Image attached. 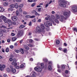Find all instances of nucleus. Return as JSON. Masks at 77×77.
<instances>
[{"instance_id":"1","label":"nucleus","mask_w":77,"mask_h":77,"mask_svg":"<svg viewBox=\"0 0 77 77\" xmlns=\"http://www.w3.org/2000/svg\"><path fill=\"white\" fill-rule=\"evenodd\" d=\"M41 66L42 69L44 68V64L43 63H41V64L39 63L37 64V66H38L35 67L34 68V69L35 71H36L37 72H41L42 71V69L39 66Z\"/></svg>"},{"instance_id":"2","label":"nucleus","mask_w":77,"mask_h":77,"mask_svg":"<svg viewBox=\"0 0 77 77\" xmlns=\"http://www.w3.org/2000/svg\"><path fill=\"white\" fill-rule=\"evenodd\" d=\"M23 35V31H18L16 36L17 38H20Z\"/></svg>"},{"instance_id":"3","label":"nucleus","mask_w":77,"mask_h":77,"mask_svg":"<svg viewBox=\"0 0 77 77\" xmlns=\"http://www.w3.org/2000/svg\"><path fill=\"white\" fill-rule=\"evenodd\" d=\"M63 15L66 17H69L70 15V11H65L63 13Z\"/></svg>"},{"instance_id":"4","label":"nucleus","mask_w":77,"mask_h":77,"mask_svg":"<svg viewBox=\"0 0 77 77\" xmlns=\"http://www.w3.org/2000/svg\"><path fill=\"white\" fill-rule=\"evenodd\" d=\"M66 2L65 1H62L60 4V6H62V7L63 8H65L66 7Z\"/></svg>"},{"instance_id":"5","label":"nucleus","mask_w":77,"mask_h":77,"mask_svg":"<svg viewBox=\"0 0 77 77\" xmlns=\"http://www.w3.org/2000/svg\"><path fill=\"white\" fill-rule=\"evenodd\" d=\"M72 10L73 12H77V7L75 5H73L72 7Z\"/></svg>"},{"instance_id":"6","label":"nucleus","mask_w":77,"mask_h":77,"mask_svg":"<svg viewBox=\"0 0 77 77\" xmlns=\"http://www.w3.org/2000/svg\"><path fill=\"white\" fill-rule=\"evenodd\" d=\"M44 24L45 26L47 27H48V25L49 26H52V24L49 21H46V22H45Z\"/></svg>"},{"instance_id":"7","label":"nucleus","mask_w":77,"mask_h":77,"mask_svg":"<svg viewBox=\"0 0 77 77\" xmlns=\"http://www.w3.org/2000/svg\"><path fill=\"white\" fill-rule=\"evenodd\" d=\"M1 18L4 21L5 23H7V19H6V17L4 16H1Z\"/></svg>"},{"instance_id":"8","label":"nucleus","mask_w":77,"mask_h":77,"mask_svg":"<svg viewBox=\"0 0 77 77\" xmlns=\"http://www.w3.org/2000/svg\"><path fill=\"white\" fill-rule=\"evenodd\" d=\"M11 18L13 21H17V20H18V17L16 16H11Z\"/></svg>"},{"instance_id":"9","label":"nucleus","mask_w":77,"mask_h":77,"mask_svg":"<svg viewBox=\"0 0 77 77\" xmlns=\"http://www.w3.org/2000/svg\"><path fill=\"white\" fill-rule=\"evenodd\" d=\"M17 60L16 59H13L12 62V65H14V66H17V64L16 63Z\"/></svg>"},{"instance_id":"10","label":"nucleus","mask_w":77,"mask_h":77,"mask_svg":"<svg viewBox=\"0 0 77 77\" xmlns=\"http://www.w3.org/2000/svg\"><path fill=\"white\" fill-rule=\"evenodd\" d=\"M66 18H65L63 16L61 15L60 16V21H61V22H63V21H65V20H66Z\"/></svg>"},{"instance_id":"11","label":"nucleus","mask_w":77,"mask_h":77,"mask_svg":"<svg viewBox=\"0 0 77 77\" xmlns=\"http://www.w3.org/2000/svg\"><path fill=\"white\" fill-rule=\"evenodd\" d=\"M40 27L42 30V32L44 33L45 32L44 29H45V26L43 24H41L40 25Z\"/></svg>"},{"instance_id":"12","label":"nucleus","mask_w":77,"mask_h":77,"mask_svg":"<svg viewBox=\"0 0 77 77\" xmlns=\"http://www.w3.org/2000/svg\"><path fill=\"white\" fill-rule=\"evenodd\" d=\"M36 30L37 32L40 33L41 32V29L39 27H37L36 28Z\"/></svg>"},{"instance_id":"13","label":"nucleus","mask_w":77,"mask_h":77,"mask_svg":"<svg viewBox=\"0 0 77 77\" xmlns=\"http://www.w3.org/2000/svg\"><path fill=\"white\" fill-rule=\"evenodd\" d=\"M35 74V72L34 71H33L31 73L30 75H32V77H36Z\"/></svg>"},{"instance_id":"14","label":"nucleus","mask_w":77,"mask_h":77,"mask_svg":"<svg viewBox=\"0 0 77 77\" xmlns=\"http://www.w3.org/2000/svg\"><path fill=\"white\" fill-rule=\"evenodd\" d=\"M9 25H12V22L11 21V20L9 19H8L7 20V23Z\"/></svg>"},{"instance_id":"15","label":"nucleus","mask_w":77,"mask_h":77,"mask_svg":"<svg viewBox=\"0 0 77 77\" xmlns=\"http://www.w3.org/2000/svg\"><path fill=\"white\" fill-rule=\"evenodd\" d=\"M52 69V68H51V65L48 66V70H49V71H51Z\"/></svg>"},{"instance_id":"16","label":"nucleus","mask_w":77,"mask_h":77,"mask_svg":"<svg viewBox=\"0 0 77 77\" xmlns=\"http://www.w3.org/2000/svg\"><path fill=\"white\" fill-rule=\"evenodd\" d=\"M5 10L2 7H0V12H3Z\"/></svg>"},{"instance_id":"17","label":"nucleus","mask_w":77,"mask_h":77,"mask_svg":"<svg viewBox=\"0 0 77 77\" xmlns=\"http://www.w3.org/2000/svg\"><path fill=\"white\" fill-rule=\"evenodd\" d=\"M25 27V26L23 25H20L19 28L20 29H23V28H24Z\"/></svg>"},{"instance_id":"18","label":"nucleus","mask_w":77,"mask_h":77,"mask_svg":"<svg viewBox=\"0 0 77 77\" xmlns=\"http://www.w3.org/2000/svg\"><path fill=\"white\" fill-rule=\"evenodd\" d=\"M24 48H25L26 50H29V47H28L27 46L24 45Z\"/></svg>"},{"instance_id":"19","label":"nucleus","mask_w":77,"mask_h":77,"mask_svg":"<svg viewBox=\"0 0 77 77\" xmlns=\"http://www.w3.org/2000/svg\"><path fill=\"white\" fill-rule=\"evenodd\" d=\"M6 67V66L4 64H3L2 65V68L1 69H2V71H3L4 70V68H5V67Z\"/></svg>"},{"instance_id":"20","label":"nucleus","mask_w":77,"mask_h":77,"mask_svg":"<svg viewBox=\"0 0 77 77\" xmlns=\"http://www.w3.org/2000/svg\"><path fill=\"white\" fill-rule=\"evenodd\" d=\"M4 5L5 6H8V2H5L4 3Z\"/></svg>"},{"instance_id":"21","label":"nucleus","mask_w":77,"mask_h":77,"mask_svg":"<svg viewBox=\"0 0 77 77\" xmlns=\"http://www.w3.org/2000/svg\"><path fill=\"white\" fill-rule=\"evenodd\" d=\"M56 44L57 45H59L60 44V41L59 40H57L56 41Z\"/></svg>"},{"instance_id":"22","label":"nucleus","mask_w":77,"mask_h":77,"mask_svg":"<svg viewBox=\"0 0 77 77\" xmlns=\"http://www.w3.org/2000/svg\"><path fill=\"white\" fill-rule=\"evenodd\" d=\"M35 15H36V16H37V15H38V16H39L40 14L38 13L36 11H35Z\"/></svg>"},{"instance_id":"23","label":"nucleus","mask_w":77,"mask_h":77,"mask_svg":"<svg viewBox=\"0 0 77 77\" xmlns=\"http://www.w3.org/2000/svg\"><path fill=\"white\" fill-rule=\"evenodd\" d=\"M16 72V69H13L12 70V72H13V73H15Z\"/></svg>"},{"instance_id":"24","label":"nucleus","mask_w":77,"mask_h":77,"mask_svg":"<svg viewBox=\"0 0 77 77\" xmlns=\"http://www.w3.org/2000/svg\"><path fill=\"white\" fill-rule=\"evenodd\" d=\"M12 40L13 41H16L17 40V38L16 37H13L12 38Z\"/></svg>"},{"instance_id":"25","label":"nucleus","mask_w":77,"mask_h":77,"mask_svg":"<svg viewBox=\"0 0 77 77\" xmlns=\"http://www.w3.org/2000/svg\"><path fill=\"white\" fill-rule=\"evenodd\" d=\"M15 6L16 8V9H17V8H18V4L17 3L15 4Z\"/></svg>"},{"instance_id":"26","label":"nucleus","mask_w":77,"mask_h":77,"mask_svg":"<svg viewBox=\"0 0 77 77\" xmlns=\"http://www.w3.org/2000/svg\"><path fill=\"white\" fill-rule=\"evenodd\" d=\"M10 7L12 8H14L15 7V5L14 4H12L10 6Z\"/></svg>"},{"instance_id":"27","label":"nucleus","mask_w":77,"mask_h":77,"mask_svg":"<svg viewBox=\"0 0 77 77\" xmlns=\"http://www.w3.org/2000/svg\"><path fill=\"white\" fill-rule=\"evenodd\" d=\"M20 51L21 53H22L23 54L24 53V50H23V49H20Z\"/></svg>"},{"instance_id":"28","label":"nucleus","mask_w":77,"mask_h":77,"mask_svg":"<svg viewBox=\"0 0 77 77\" xmlns=\"http://www.w3.org/2000/svg\"><path fill=\"white\" fill-rule=\"evenodd\" d=\"M43 60L45 62H48V60L47 59H44Z\"/></svg>"},{"instance_id":"29","label":"nucleus","mask_w":77,"mask_h":77,"mask_svg":"<svg viewBox=\"0 0 77 77\" xmlns=\"http://www.w3.org/2000/svg\"><path fill=\"white\" fill-rule=\"evenodd\" d=\"M13 10V8H9L8 9V11H9V12H10V11H12Z\"/></svg>"},{"instance_id":"30","label":"nucleus","mask_w":77,"mask_h":77,"mask_svg":"<svg viewBox=\"0 0 77 77\" xmlns=\"http://www.w3.org/2000/svg\"><path fill=\"white\" fill-rule=\"evenodd\" d=\"M56 17L57 19H59L60 18V17H59V15L56 14Z\"/></svg>"},{"instance_id":"31","label":"nucleus","mask_w":77,"mask_h":77,"mask_svg":"<svg viewBox=\"0 0 77 77\" xmlns=\"http://www.w3.org/2000/svg\"><path fill=\"white\" fill-rule=\"evenodd\" d=\"M23 14L24 15H27V14L28 13L26 11H24L23 12Z\"/></svg>"},{"instance_id":"32","label":"nucleus","mask_w":77,"mask_h":77,"mask_svg":"<svg viewBox=\"0 0 77 77\" xmlns=\"http://www.w3.org/2000/svg\"><path fill=\"white\" fill-rule=\"evenodd\" d=\"M25 17L26 18H30V15H28L26 16Z\"/></svg>"},{"instance_id":"33","label":"nucleus","mask_w":77,"mask_h":77,"mask_svg":"<svg viewBox=\"0 0 77 77\" xmlns=\"http://www.w3.org/2000/svg\"><path fill=\"white\" fill-rule=\"evenodd\" d=\"M42 9V10H43V8H38V11L39 12H40L41 11V10Z\"/></svg>"},{"instance_id":"34","label":"nucleus","mask_w":77,"mask_h":77,"mask_svg":"<svg viewBox=\"0 0 77 77\" xmlns=\"http://www.w3.org/2000/svg\"><path fill=\"white\" fill-rule=\"evenodd\" d=\"M23 6H24L23 4H21L19 6V8H23Z\"/></svg>"},{"instance_id":"35","label":"nucleus","mask_w":77,"mask_h":77,"mask_svg":"<svg viewBox=\"0 0 77 77\" xmlns=\"http://www.w3.org/2000/svg\"><path fill=\"white\" fill-rule=\"evenodd\" d=\"M1 28H5L6 29V28H7V27L5 26H3V25H2V26H1Z\"/></svg>"},{"instance_id":"36","label":"nucleus","mask_w":77,"mask_h":77,"mask_svg":"<svg viewBox=\"0 0 77 77\" xmlns=\"http://www.w3.org/2000/svg\"><path fill=\"white\" fill-rule=\"evenodd\" d=\"M24 66V64H22L20 65V68H23Z\"/></svg>"},{"instance_id":"37","label":"nucleus","mask_w":77,"mask_h":77,"mask_svg":"<svg viewBox=\"0 0 77 77\" xmlns=\"http://www.w3.org/2000/svg\"><path fill=\"white\" fill-rule=\"evenodd\" d=\"M15 51L17 53H19L20 52V50H15Z\"/></svg>"},{"instance_id":"38","label":"nucleus","mask_w":77,"mask_h":77,"mask_svg":"<svg viewBox=\"0 0 77 77\" xmlns=\"http://www.w3.org/2000/svg\"><path fill=\"white\" fill-rule=\"evenodd\" d=\"M16 14L17 16H18L19 14V12H18V10H16Z\"/></svg>"},{"instance_id":"39","label":"nucleus","mask_w":77,"mask_h":77,"mask_svg":"<svg viewBox=\"0 0 77 77\" xmlns=\"http://www.w3.org/2000/svg\"><path fill=\"white\" fill-rule=\"evenodd\" d=\"M30 18H35V15H32L31 16H30Z\"/></svg>"},{"instance_id":"40","label":"nucleus","mask_w":77,"mask_h":77,"mask_svg":"<svg viewBox=\"0 0 77 77\" xmlns=\"http://www.w3.org/2000/svg\"><path fill=\"white\" fill-rule=\"evenodd\" d=\"M6 70L8 72H10V69H9V68H7L6 69Z\"/></svg>"},{"instance_id":"41","label":"nucleus","mask_w":77,"mask_h":77,"mask_svg":"<svg viewBox=\"0 0 77 77\" xmlns=\"http://www.w3.org/2000/svg\"><path fill=\"white\" fill-rule=\"evenodd\" d=\"M28 46L29 47H33V45L31 44H29V45H28Z\"/></svg>"},{"instance_id":"42","label":"nucleus","mask_w":77,"mask_h":77,"mask_svg":"<svg viewBox=\"0 0 77 77\" xmlns=\"http://www.w3.org/2000/svg\"><path fill=\"white\" fill-rule=\"evenodd\" d=\"M11 36H14L15 35V33H14L12 32L11 33Z\"/></svg>"},{"instance_id":"43","label":"nucleus","mask_w":77,"mask_h":77,"mask_svg":"<svg viewBox=\"0 0 77 77\" xmlns=\"http://www.w3.org/2000/svg\"><path fill=\"white\" fill-rule=\"evenodd\" d=\"M35 5H36V3H33L31 5V6H32V7H33V6H35Z\"/></svg>"},{"instance_id":"44","label":"nucleus","mask_w":77,"mask_h":77,"mask_svg":"<svg viewBox=\"0 0 77 77\" xmlns=\"http://www.w3.org/2000/svg\"><path fill=\"white\" fill-rule=\"evenodd\" d=\"M2 64H0V69L1 71H3V69H2Z\"/></svg>"},{"instance_id":"45","label":"nucleus","mask_w":77,"mask_h":77,"mask_svg":"<svg viewBox=\"0 0 77 77\" xmlns=\"http://www.w3.org/2000/svg\"><path fill=\"white\" fill-rule=\"evenodd\" d=\"M63 76L64 77H69V76H67L65 74H63Z\"/></svg>"},{"instance_id":"46","label":"nucleus","mask_w":77,"mask_h":77,"mask_svg":"<svg viewBox=\"0 0 77 77\" xmlns=\"http://www.w3.org/2000/svg\"><path fill=\"white\" fill-rule=\"evenodd\" d=\"M36 19H34L32 20V21L33 23H35V22H36Z\"/></svg>"},{"instance_id":"47","label":"nucleus","mask_w":77,"mask_h":77,"mask_svg":"<svg viewBox=\"0 0 77 77\" xmlns=\"http://www.w3.org/2000/svg\"><path fill=\"white\" fill-rule=\"evenodd\" d=\"M5 51L7 53H8L9 52V49L7 48L6 49Z\"/></svg>"},{"instance_id":"48","label":"nucleus","mask_w":77,"mask_h":77,"mask_svg":"<svg viewBox=\"0 0 77 77\" xmlns=\"http://www.w3.org/2000/svg\"><path fill=\"white\" fill-rule=\"evenodd\" d=\"M61 68L62 69H65V66L62 65V66Z\"/></svg>"},{"instance_id":"49","label":"nucleus","mask_w":77,"mask_h":77,"mask_svg":"<svg viewBox=\"0 0 77 77\" xmlns=\"http://www.w3.org/2000/svg\"><path fill=\"white\" fill-rule=\"evenodd\" d=\"M55 21L57 24H59V21L57 20H55Z\"/></svg>"},{"instance_id":"50","label":"nucleus","mask_w":77,"mask_h":77,"mask_svg":"<svg viewBox=\"0 0 77 77\" xmlns=\"http://www.w3.org/2000/svg\"><path fill=\"white\" fill-rule=\"evenodd\" d=\"M19 12H22V9L21 8H20L19 10Z\"/></svg>"},{"instance_id":"51","label":"nucleus","mask_w":77,"mask_h":77,"mask_svg":"<svg viewBox=\"0 0 77 77\" xmlns=\"http://www.w3.org/2000/svg\"><path fill=\"white\" fill-rule=\"evenodd\" d=\"M9 60L11 62H12V60H13V59H12V58H11V57L9 59Z\"/></svg>"},{"instance_id":"52","label":"nucleus","mask_w":77,"mask_h":77,"mask_svg":"<svg viewBox=\"0 0 77 77\" xmlns=\"http://www.w3.org/2000/svg\"><path fill=\"white\" fill-rule=\"evenodd\" d=\"M29 42L30 43H32V42H33V40L32 39H30L29 40Z\"/></svg>"},{"instance_id":"53","label":"nucleus","mask_w":77,"mask_h":77,"mask_svg":"<svg viewBox=\"0 0 77 77\" xmlns=\"http://www.w3.org/2000/svg\"><path fill=\"white\" fill-rule=\"evenodd\" d=\"M28 25L29 26H32V22H30L29 23Z\"/></svg>"},{"instance_id":"54","label":"nucleus","mask_w":77,"mask_h":77,"mask_svg":"<svg viewBox=\"0 0 77 77\" xmlns=\"http://www.w3.org/2000/svg\"><path fill=\"white\" fill-rule=\"evenodd\" d=\"M48 64H49V65H51L52 64V62L49 61L48 62Z\"/></svg>"},{"instance_id":"55","label":"nucleus","mask_w":77,"mask_h":77,"mask_svg":"<svg viewBox=\"0 0 77 77\" xmlns=\"http://www.w3.org/2000/svg\"><path fill=\"white\" fill-rule=\"evenodd\" d=\"M7 41L8 42H11V39H7Z\"/></svg>"},{"instance_id":"56","label":"nucleus","mask_w":77,"mask_h":77,"mask_svg":"<svg viewBox=\"0 0 77 77\" xmlns=\"http://www.w3.org/2000/svg\"><path fill=\"white\" fill-rule=\"evenodd\" d=\"M73 30L74 31H76V32H77V29L76 28H74L73 29Z\"/></svg>"},{"instance_id":"57","label":"nucleus","mask_w":77,"mask_h":77,"mask_svg":"<svg viewBox=\"0 0 77 77\" xmlns=\"http://www.w3.org/2000/svg\"><path fill=\"white\" fill-rule=\"evenodd\" d=\"M12 24H13V25H16V24H17V23L15 22H13Z\"/></svg>"},{"instance_id":"58","label":"nucleus","mask_w":77,"mask_h":77,"mask_svg":"<svg viewBox=\"0 0 77 77\" xmlns=\"http://www.w3.org/2000/svg\"><path fill=\"white\" fill-rule=\"evenodd\" d=\"M67 51V49H65L63 50V52H64V53H66V52Z\"/></svg>"},{"instance_id":"59","label":"nucleus","mask_w":77,"mask_h":77,"mask_svg":"<svg viewBox=\"0 0 77 77\" xmlns=\"http://www.w3.org/2000/svg\"><path fill=\"white\" fill-rule=\"evenodd\" d=\"M10 48H14V46H13V45H11L10 46Z\"/></svg>"},{"instance_id":"60","label":"nucleus","mask_w":77,"mask_h":77,"mask_svg":"<svg viewBox=\"0 0 77 77\" xmlns=\"http://www.w3.org/2000/svg\"><path fill=\"white\" fill-rule=\"evenodd\" d=\"M16 1L17 2H21V0H16Z\"/></svg>"},{"instance_id":"61","label":"nucleus","mask_w":77,"mask_h":77,"mask_svg":"<svg viewBox=\"0 0 77 77\" xmlns=\"http://www.w3.org/2000/svg\"><path fill=\"white\" fill-rule=\"evenodd\" d=\"M3 30L1 29H0V33H3Z\"/></svg>"},{"instance_id":"62","label":"nucleus","mask_w":77,"mask_h":77,"mask_svg":"<svg viewBox=\"0 0 77 77\" xmlns=\"http://www.w3.org/2000/svg\"><path fill=\"white\" fill-rule=\"evenodd\" d=\"M3 76L4 77H8V76H7V75L6 74H4L3 75Z\"/></svg>"},{"instance_id":"63","label":"nucleus","mask_w":77,"mask_h":77,"mask_svg":"<svg viewBox=\"0 0 77 77\" xmlns=\"http://www.w3.org/2000/svg\"><path fill=\"white\" fill-rule=\"evenodd\" d=\"M38 23H40V22H41V19H39L38 20Z\"/></svg>"},{"instance_id":"64","label":"nucleus","mask_w":77,"mask_h":77,"mask_svg":"<svg viewBox=\"0 0 77 77\" xmlns=\"http://www.w3.org/2000/svg\"><path fill=\"white\" fill-rule=\"evenodd\" d=\"M3 36V33H0V36Z\"/></svg>"}]
</instances>
